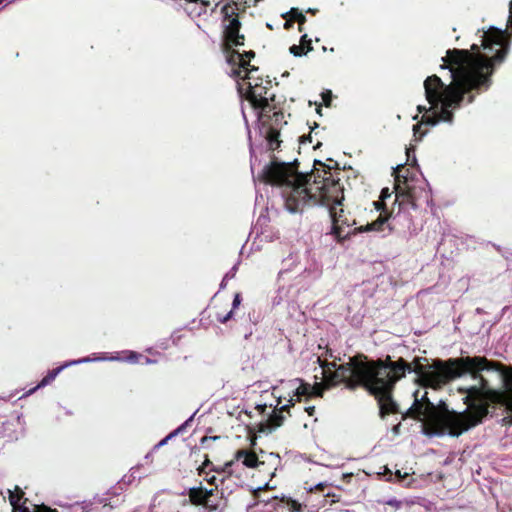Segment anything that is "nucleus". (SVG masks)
<instances>
[{
	"label": "nucleus",
	"mask_w": 512,
	"mask_h": 512,
	"mask_svg": "<svg viewBox=\"0 0 512 512\" xmlns=\"http://www.w3.org/2000/svg\"><path fill=\"white\" fill-rule=\"evenodd\" d=\"M320 111H321V110H320V108H317V113H318V114H321V112H320Z\"/></svg>",
	"instance_id": "2f4dec72"
},
{
	"label": "nucleus",
	"mask_w": 512,
	"mask_h": 512,
	"mask_svg": "<svg viewBox=\"0 0 512 512\" xmlns=\"http://www.w3.org/2000/svg\"><path fill=\"white\" fill-rule=\"evenodd\" d=\"M396 474H397L399 477H401V478H402V477H406L407 475H409V473H408V472H404V473H402L400 470H397V471H396Z\"/></svg>",
	"instance_id": "aec40b11"
},
{
	"label": "nucleus",
	"mask_w": 512,
	"mask_h": 512,
	"mask_svg": "<svg viewBox=\"0 0 512 512\" xmlns=\"http://www.w3.org/2000/svg\"><path fill=\"white\" fill-rule=\"evenodd\" d=\"M304 208H302L300 205H298L297 203L291 201L288 197H287V200H286V205H285V211L291 215H297V214H302L304 212Z\"/></svg>",
	"instance_id": "9b49d317"
},
{
	"label": "nucleus",
	"mask_w": 512,
	"mask_h": 512,
	"mask_svg": "<svg viewBox=\"0 0 512 512\" xmlns=\"http://www.w3.org/2000/svg\"><path fill=\"white\" fill-rule=\"evenodd\" d=\"M374 227H375V223H373V224H368V225L364 228V230H365V231H370V230H373V229H374Z\"/></svg>",
	"instance_id": "412c9836"
},
{
	"label": "nucleus",
	"mask_w": 512,
	"mask_h": 512,
	"mask_svg": "<svg viewBox=\"0 0 512 512\" xmlns=\"http://www.w3.org/2000/svg\"><path fill=\"white\" fill-rule=\"evenodd\" d=\"M211 492H212V490H207V491H206V497H207L208 495H210V494H211Z\"/></svg>",
	"instance_id": "c85d7f7f"
},
{
	"label": "nucleus",
	"mask_w": 512,
	"mask_h": 512,
	"mask_svg": "<svg viewBox=\"0 0 512 512\" xmlns=\"http://www.w3.org/2000/svg\"><path fill=\"white\" fill-rule=\"evenodd\" d=\"M307 37H308L307 34H304L301 37V42H302L303 45L306 44V43L309 44L310 41L307 40Z\"/></svg>",
	"instance_id": "a211bd4d"
},
{
	"label": "nucleus",
	"mask_w": 512,
	"mask_h": 512,
	"mask_svg": "<svg viewBox=\"0 0 512 512\" xmlns=\"http://www.w3.org/2000/svg\"><path fill=\"white\" fill-rule=\"evenodd\" d=\"M434 408H435L436 410H439V409H447V408L445 407V403H442V406H441V404H439L437 408L434 406Z\"/></svg>",
	"instance_id": "b1692460"
},
{
	"label": "nucleus",
	"mask_w": 512,
	"mask_h": 512,
	"mask_svg": "<svg viewBox=\"0 0 512 512\" xmlns=\"http://www.w3.org/2000/svg\"><path fill=\"white\" fill-rule=\"evenodd\" d=\"M293 404V399H289L287 403L282 404L279 408H276L268 416V418L260 423L259 434L268 435L277 431L284 423L286 415L284 411Z\"/></svg>",
	"instance_id": "423d86ee"
},
{
	"label": "nucleus",
	"mask_w": 512,
	"mask_h": 512,
	"mask_svg": "<svg viewBox=\"0 0 512 512\" xmlns=\"http://www.w3.org/2000/svg\"><path fill=\"white\" fill-rule=\"evenodd\" d=\"M311 50L312 47H310L309 45L307 47H305L304 45H293L289 48L290 53L294 57L306 56Z\"/></svg>",
	"instance_id": "9d476101"
},
{
	"label": "nucleus",
	"mask_w": 512,
	"mask_h": 512,
	"mask_svg": "<svg viewBox=\"0 0 512 512\" xmlns=\"http://www.w3.org/2000/svg\"><path fill=\"white\" fill-rule=\"evenodd\" d=\"M240 305V296L236 294L233 299V308H237Z\"/></svg>",
	"instance_id": "4468645a"
},
{
	"label": "nucleus",
	"mask_w": 512,
	"mask_h": 512,
	"mask_svg": "<svg viewBox=\"0 0 512 512\" xmlns=\"http://www.w3.org/2000/svg\"><path fill=\"white\" fill-rule=\"evenodd\" d=\"M385 221H386V219H384V218H379V219L375 222V225H376V224L382 225Z\"/></svg>",
	"instance_id": "5701e85b"
},
{
	"label": "nucleus",
	"mask_w": 512,
	"mask_h": 512,
	"mask_svg": "<svg viewBox=\"0 0 512 512\" xmlns=\"http://www.w3.org/2000/svg\"><path fill=\"white\" fill-rule=\"evenodd\" d=\"M97 360L98 359L92 360V359H88L87 358V359H83V360H80V361H72V362H70V363H68V364H66L64 366H61L60 368L55 370L53 373H51L48 376H46L45 378H43L41 380V382L36 387H34L33 389L30 390V392H33L36 389L47 385L51 380H53L61 371H63L67 367H70V366H73V365H77V364H82V363H90V362L97 361Z\"/></svg>",
	"instance_id": "6e6552de"
},
{
	"label": "nucleus",
	"mask_w": 512,
	"mask_h": 512,
	"mask_svg": "<svg viewBox=\"0 0 512 512\" xmlns=\"http://www.w3.org/2000/svg\"><path fill=\"white\" fill-rule=\"evenodd\" d=\"M407 414L422 422L423 433L426 436L457 438L477 426L487 414V408L483 404L469 403L468 407L460 412L454 409L436 410L434 404L425 396L418 398L415 395Z\"/></svg>",
	"instance_id": "7ed1b4c3"
},
{
	"label": "nucleus",
	"mask_w": 512,
	"mask_h": 512,
	"mask_svg": "<svg viewBox=\"0 0 512 512\" xmlns=\"http://www.w3.org/2000/svg\"><path fill=\"white\" fill-rule=\"evenodd\" d=\"M240 21L237 17L230 19L226 26V39L229 45H244V35L239 33Z\"/></svg>",
	"instance_id": "0eeeda50"
},
{
	"label": "nucleus",
	"mask_w": 512,
	"mask_h": 512,
	"mask_svg": "<svg viewBox=\"0 0 512 512\" xmlns=\"http://www.w3.org/2000/svg\"><path fill=\"white\" fill-rule=\"evenodd\" d=\"M269 455H270L271 457H276V458L278 457V455H276V454H274V453H270Z\"/></svg>",
	"instance_id": "c756f323"
},
{
	"label": "nucleus",
	"mask_w": 512,
	"mask_h": 512,
	"mask_svg": "<svg viewBox=\"0 0 512 512\" xmlns=\"http://www.w3.org/2000/svg\"><path fill=\"white\" fill-rule=\"evenodd\" d=\"M333 232L338 236V222L336 219L333 220Z\"/></svg>",
	"instance_id": "f3484780"
},
{
	"label": "nucleus",
	"mask_w": 512,
	"mask_h": 512,
	"mask_svg": "<svg viewBox=\"0 0 512 512\" xmlns=\"http://www.w3.org/2000/svg\"><path fill=\"white\" fill-rule=\"evenodd\" d=\"M251 57H254L252 52H246L245 54H232L229 58V62L238 65V67L233 70L232 74L242 78L243 80H248L247 83L239 87V90H246L247 100L255 108H265L268 106L269 100L273 97V94H271L268 89V85H270L271 82L265 81L266 85H263V80H260V82L259 79L251 81L252 73L258 71V68L250 66V60L246 59Z\"/></svg>",
	"instance_id": "39448f33"
},
{
	"label": "nucleus",
	"mask_w": 512,
	"mask_h": 512,
	"mask_svg": "<svg viewBox=\"0 0 512 512\" xmlns=\"http://www.w3.org/2000/svg\"><path fill=\"white\" fill-rule=\"evenodd\" d=\"M174 436V434L169 435L166 437L162 442L159 443V447L166 445V443Z\"/></svg>",
	"instance_id": "dca6fc26"
},
{
	"label": "nucleus",
	"mask_w": 512,
	"mask_h": 512,
	"mask_svg": "<svg viewBox=\"0 0 512 512\" xmlns=\"http://www.w3.org/2000/svg\"><path fill=\"white\" fill-rule=\"evenodd\" d=\"M252 445H255V442H256V438L252 439Z\"/></svg>",
	"instance_id": "7c9ffc66"
},
{
	"label": "nucleus",
	"mask_w": 512,
	"mask_h": 512,
	"mask_svg": "<svg viewBox=\"0 0 512 512\" xmlns=\"http://www.w3.org/2000/svg\"><path fill=\"white\" fill-rule=\"evenodd\" d=\"M268 182L278 185H286L292 188L288 198L306 209L317 203L316 197L311 194L306 176L298 174L292 162L270 163L264 170Z\"/></svg>",
	"instance_id": "20e7f679"
},
{
	"label": "nucleus",
	"mask_w": 512,
	"mask_h": 512,
	"mask_svg": "<svg viewBox=\"0 0 512 512\" xmlns=\"http://www.w3.org/2000/svg\"><path fill=\"white\" fill-rule=\"evenodd\" d=\"M390 197V194L388 192V190H383L382 191V199H387Z\"/></svg>",
	"instance_id": "6ab92c4d"
},
{
	"label": "nucleus",
	"mask_w": 512,
	"mask_h": 512,
	"mask_svg": "<svg viewBox=\"0 0 512 512\" xmlns=\"http://www.w3.org/2000/svg\"><path fill=\"white\" fill-rule=\"evenodd\" d=\"M231 313H232V312H229V313L224 317V319H223V320H224V321H225V320H227V319L230 317Z\"/></svg>",
	"instance_id": "bb28decb"
},
{
	"label": "nucleus",
	"mask_w": 512,
	"mask_h": 512,
	"mask_svg": "<svg viewBox=\"0 0 512 512\" xmlns=\"http://www.w3.org/2000/svg\"><path fill=\"white\" fill-rule=\"evenodd\" d=\"M403 164L400 163V164H397L395 167H393L395 170L399 169V167H401Z\"/></svg>",
	"instance_id": "a878e982"
},
{
	"label": "nucleus",
	"mask_w": 512,
	"mask_h": 512,
	"mask_svg": "<svg viewBox=\"0 0 512 512\" xmlns=\"http://www.w3.org/2000/svg\"><path fill=\"white\" fill-rule=\"evenodd\" d=\"M2 2V0H0V3Z\"/></svg>",
	"instance_id": "72a5a7b5"
},
{
	"label": "nucleus",
	"mask_w": 512,
	"mask_h": 512,
	"mask_svg": "<svg viewBox=\"0 0 512 512\" xmlns=\"http://www.w3.org/2000/svg\"><path fill=\"white\" fill-rule=\"evenodd\" d=\"M506 29L494 25L482 28L481 48L473 44L472 52L467 50L447 51V65L452 81L445 84L438 76H429L424 82L427 105H419V112L425 111L421 124L437 126L450 123L463 95L470 89L486 84L496 63L502 62L508 53Z\"/></svg>",
	"instance_id": "f03ea898"
},
{
	"label": "nucleus",
	"mask_w": 512,
	"mask_h": 512,
	"mask_svg": "<svg viewBox=\"0 0 512 512\" xmlns=\"http://www.w3.org/2000/svg\"><path fill=\"white\" fill-rule=\"evenodd\" d=\"M314 489H315V486H313V487H309V488H308V491H309V492H312Z\"/></svg>",
	"instance_id": "cd10ccee"
},
{
	"label": "nucleus",
	"mask_w": 512,
	"mask_h": 512,
	"mask_svg": "<svg viewBox=\"0 0 512 512\" xmlns=\"http://www.w3.org/2000/svg\"><path fill=\"white\" fill-rule=\"evenodd\" d=\"M189 2H197L198 0H188Z\"/></svg>",
	"instance_id": "473e14b6"
},
{
	"label": "nucleus",
	"mask_w": 512,
	"mask_h": 512,
	"mask_svg": "<svg viewBox=\"0 0 512 512\" xmlns=\"http://www.w3.org/2000/svg\"><path fill=\"white\" fill-rule=\"evenodd\" d=\"M420 126H421V125L417 124V125H415V126L413 127L414 135H417L418 130L420 129Z\"/></svg>",
	"instance_id": "4be33fe9"
},
{
	"label": "nucleus",
	"mask_w": 512,
	"mask_h": 512,
	"mask_svg": "<svg viewBox=\"0 0 512 512\" xmlns=\"http://www.w3.org/2000/svg\"><path fill=\"white\" fill-rule=\"evenodd\" d=\"M235 457L237 460L243 458V464L248 468H255L259 464L257 456L246 450L238 451Z\"/></svg>",
	"instance_id": "1a4fd4ad"
},
{
	"label": "nucleus",
	"mask_w": 512,
	"mask_h": 512,
	"mask_svg": "<svg viewBox=\"0 0 512 512\" xmlns=\"http://www.w3.org/2000/svg\"><path fill=\"white\" fill-rule=\"evenodd\" d=\"M322 98H323V101L325 103L326 106H329L330 105V102H331V92L328 91L327 93H323L322 94Z\"/></svg>",
	"instance_id": "ddd939ff"
},
{
	"label": "nucleus",
	"mask_w": 512,
	"mask_h": 512,
	"mask_svg": "<svg viewBox=\"0 0 512 512\" xmlns=\"http://www.w3.org/2000/svg\"><path fill=\"white\" fill-rule=\"evenodd\" d=\"M492 368V364L484 357H461L422 365L420 358L407 364L402 358L392 362L389 357L386 362H367L365 357L359 355L349 358L347 363L339 366L335 363L327 364L322 372L323 382L321 383L310 386L297 380L298 385L295 386V390L298 395L321 396L324 389L341 383L349 389L363 385L378 399L381 413L388 414L396 409V403L391 398L393 385L406 373H415L420 384L432 388L440 387L451 380L469 374L476 383L461 389L466 392L465 402L487 399L504 403V389L500 391L488 389L477 375L480 371ZM502 377L504 378V373Z\"/></svg>",
	"instance_id": "f257e3e1"
},
{
	"label": "nucleus",
	"mask_w": 512,
	"mask_h": 512,
	"mask_svg": "<svg viewBox=\"0 0 512 512\" xmlns=\"http://www.w3.org/2000/svg\"><path fill=\"white\" fill-rule=\"evenodd\" d=\"M325 486V483L324 482H319L315 485V488H322Z\"/></svg>",
	"instance_id": "393cba45"
},
{
	"label": "nucleus",
	"mask_w": 512,
	"mask_h": 512,
	"mask_svg": "<svg viewBox=\"0 0 512 512\" xmlns=\"http://www.w3.org/2000/svg\"><path fill=\"white\" fill-rule=\"evenodd\" d=\"M291 506L293 512H300V505L296 501H292Z\"/></svg>",
	"instance_id": "2eb2a0df"
},
{
	"label": "nucleus",
	"mask_w": 512,
	"mask_h": 512,
	"mask_svg": "<svg viewBox=\"0 0 512 512\" xmlns=\"http://www.w3.org/2000/svg\"><path fill=\"white\" fill-rule=\"evenodd\" d=\"M289 15L291 19L298 20L300 23L305 22L306 16L303 14V12L298 11L296 8H292L291 10L282 13V16Z\"/></svg>",
	"instance_id": "f8f14e48"
}]
</instances>
